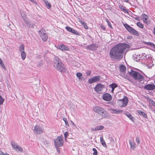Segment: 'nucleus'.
Returning a JSON list of instances; mask_svg holds the SVG:
<instances>
[{
    "instance_id": "nucleus-39",
    "label": "nucleus",
    "mask_w": 155,
    "mask_h": 155,
    "mask_svg": "<svg viewBox=\"0 0 155 155\" xmlns=\"http://www.w3.org/2000/svg\"><path fill=\"white\" fill-rule=\"evenodd\" d=\"M82 76V74L79 72L77 73L76 74V76L78 77V79L79 80H80L81 79V77Z\"/></svg>"
},
{
    "instance_id": "nucleus-15",
    "label": "nucleus",
    "mask_w": 155,
    "mask_h": 155,
    "mask_svg": "<svg viewBox=\"0 0 155 155\" xmlns=\"http://www.w3.org/2000/svg\"><path fill=\"white\" fill-rule=\"evenodd\" d=\"M108 110L111 113L113 114H119L123 112V110L120 109H115L111 108H109Z\"/></svg>"
},
{
    "instance_id": "nucleus-51",
    "label": "nucleus",
    "mask_w": 155,
    "mask_h": 155,
    "mask_svg": "<svg viewBox=\"0 0 155 155\" xmlns=\"http://www.w3.org/2000/svg\"><path fill=\"white\" fill-rule=\"evenodd\" d=\"M134 18L136 20H137V21H140V19L138 17H136L135 18Z\"/></svg>"
},
{
    "instance_id": "nucleus-47",
    "label": "nucleus",
    "mask_w": 155,
    "mask_h": 155,
    "mask_svg": "<svg viewBox=\"0 0 155 155\" xmlns=\"http://www.w3.org/2000/svg\"><path fill=\"white\" fill-rule=\"evenodd\" d=\"M29 27L34 28V25L32 24H31L30 23V25L28 26Z\"/></svg>"
},
{
    "instance_id": "nucleus-29",
    "label": "nucleus",
    "mask_w": 155,
    "mask_h": 155,
    "mask_svg": "<svg viewBox=\"0 0 155 155\" xmlns=\"http://www.w3.org/2000/svg\"><path fill=\"white\" fill-rule=\"evenodd\" d=\"M110 87H111L112 88L111 91L112 92H113L114 89H115V88L116 87H117V85L113 83L110 85Z\"/></svg>"
},
{
    "instance_id": "nucleus-25",
    "label": "nucleus",
    "mask_w": 155,
    "mask_h": 155,
    "mask_svg": "<svg viewBox=\"0 0 155 155\" xmlns=\"http://www.w3.org/2000/svg\"><path fill=\"white\" fill-rule=\"evenodd\" d=\"M100 141L102 145L105 147H107V146L106 144L105 140H104L102 136L100 137Z\"/></svg>"
},
{
    "instance_id": "nucleus-42",
    "label": "nucleus",
    "mask_w": 155,
    "mask_h": 155,
    "mask_svg": "<svg viewBox=\"0 0 155 155\" xmlns=\"http://www.w3.org/2000/svg\"><path fill=\"white\" fill-rule=\"evenodd\" d=\"M106 21L108 23V26L111 28H112V26L111 25L110 23L108 21V19H107Z\"/></svg>"
},
{
    "instance_id": "nucleus-27",
    "label": "nucleus",
    "mask_w": 155,
    "mask_h": 155,
    "mask_svg": "<svg viewBox=\"0 0 155 155\" xmlns=\"http://www.w3.org/2000/svg\"><path fill=\"white\" fill-rule=\"evenodd\" d=\"M138 113L141 116H142L144 117L147 118V114L143 112L141 110H138L137 111Z\"/></svg>"
},
{
    "instance_id": "nucleus-52",
    "label": "nucleus",
    "mask_w": 155,
    "mask_h": 155,
    "mask_svg": "<svg viewBox=\"0 0 155 155\" xmlns=\"http://www.w3.org/2000/svg\"><path fill=\"white\" fill-rule=\"evenodd\" d=\"M81 23L82 25H84V24H85V22L84 21H81Z\"/></svg>"
},
{
    "instance_id": "nucleus-22",
    "label": "nucleus",
    "mask_w": 155,
    "mask_h": 155,
    "mask_svg": "<svg viewBox=\"0 0 155 155\" xmlns=\"http://www.w3.org/2000/svg\"><path fill=\"white\" fill-rule=\"evenodd\" d=\"M142 19L144 21V22L146 23L147 25L149 24V22L148 21H147V18H148L147 15H145V14H143L141 15Z\"/></svg>"
},
{
    "instance_id": "nucleus-21",
    "label": "nucleus",
    "mask_w": 155,
    "mask_h": 155,
    "mask_svg": "<svg viewBox=\"0 0 155 155\" xmlns=\"http://www.w3.org/2000/svg\"><path fill=\"white\" fill-rule=\"evenodd\" d=\"M102 108H103L99 106H96L94 107L93 110L95 112L99 114L100 113V112H101V111Z\"/></svg>"
},
{
    "instance_id": "nucleus-24",
    "label": "nucleus",
    "mask_w": 155,
    "mask_h": 155,
    "mask_svg": "<svg viewBox=\"0 0 155 155\" xmlns=\"http://www.w3.org/2000/svg\"><path fill=\"white\" fill-rule=\"evenodd\" d=\"M87 48L88 50H94L95 49V45L93 44L90 45H88L87 46Z\"/></svg>"
},
{
    "instance_id": "nucleus-10",
    "label": "nucleus",
    "mask_w": 155,
    "mask_h": 155,
    "mask_svg": "<svg viewBox=\"0 0 155 155\" xmlns=\"http://www.w3.org/2000/svg\"><path fill=\"white\" fill-rule=\"evenodd\" d=\"M104 88V85L101 84H98L94 88L95 91L99 94L102 93L103 89Z\"/></svg>"
},
{
    "instance_id": "nucleus-48",
    "label": "nucleus",
    "mask_w": 155,
    "mask_h": 155,
    "mask_svg": "<svg viewBox=\"0 0 155 155\" xmlns=\"http://www.w3.org/2000/svg\"><path fill=\"white\" fill-rule=\"evenodd\" d=\"M42 62L40 63L38 65H37V67L39 68L42 65Z\"/></svg>"
},
{
    "instance_id": "nucleus-46",
    "label": "nucleus",
    "mask_w": 155,
    "mask_h": 155,
    "mask_svg": "<svg viewBox=\"0 0 155 155\" xmlns=\"http://www.w3.org/2000/svg\"><path fill=\"white\" fill-rule=\"evenodd\" d=\"M101 28L103 30H105V27L103 25H101Z\"/></svg>"
},
{
    "instance_id": "nucleus-17",
    "label": "nucleus",
    "mask_w": 155,
    "mask_h": 155,
    "mask_svg": "<svg viewBox=\"0 0 155 155\" xmlns=\"http://www.w3.org/2000/svg\"><path fill=\"white\" fill-rule=\"evenodd\" d=\"M65 28L66 30L68 31L71 32L74 34H75L76 35H79L78 32L76 30L68 27V26H66L65 27Z\"/></svg>"
},
{
    "instance_id": "nucleus-12",
    "label": "nucleus",
    "mask_w": 155,
    "mask_h": 155,
    "mask_svg": "<svg viewBox=\"0 0 155 155\" xmlns=\"http://www.w3.org/2000/svg\"><path fill=\"white\" fill-rule=\"evenodd\" d=\"M101 80L100 76H95L90 78L88 80V82L89 84H92L97 82Z\"/></svg>"
},
{
    "instance_id": "nucleus-14",
    "label": "nucleus",
    "mask_w": 155,
    "mask_h": 155,
    "mask_svg": "<svg viewBox=\"0 0 155 155\" xmlns=\"http://www.w3.org/2000/svg\"><path fill=\"white\" fill-rule=\"evenodd\" d=\"M155 88V86L153 83L147 84L144 87V89L148 91L153 90Z\"/></svg>"
},
{
    "instance_id": "nucleus-16",
    "label": "nucleus",
    "mask_w": 155,
    "mask_h": 155,
    "mask_svg": "<svg viewBox=\"0 0 155 155\" xmlns=\"http://www.w3.org/2000/svg\"><path fill=\"white\" fill-rule=\"evenodd\" d=\"M57 47L58 49L62 51H68L69 50L68 47L66 46L64 44H60L58 45Z\"/></svg>"
},
{
    "instance_id": "nucleus-45",
    "label": "nucleus",
    "mask_w": 155,
    "mask_h": 155,
    "mask_svg": "<svg viewBox=\"0 0 155 155\" xmlns=\"http://www.w3.org/2000/svg\"><path fill=\"white\" fill-rule=\"evenodd\" d=\"M136 141L137 143L138 144H139L140 143V140L139 138L138 137H136Z\"/></svg>"
},
{
    "instance_id": "nucleus-50",
    "label": "nucleus",
    "mask_w": 155,
    "mask_h": 155,
    "mask_svg": "<svg viewBox=\"0 0 155 155\" xmlns=\"http://www.w3.org/2000/svg\"><path fill=\"white\" fill-rule=\"evenodd\" d=\"M71 124L74 127H76V125L72 121L71 122Z\"/></svg>"
},
{
    "instance_id": "nucleus-55",
    "label": "nucleus",
    "mask_w": 155,
    "mask_h": 155,
    "mask_svg": "<svg viewBox=\"0 0 155 155\" xmlns=\"http://www.w3.org/2000/svg\"><path fill=\"white\" fill-rule=\"evenodd\" d=\"M124 2H126L127 3H129L128 0H123Z\"/></svg>"
},
{
    "instance_id": "nucleus-41",
    "label": "nucleus",
    "mask_w": 155,
    "mask_h": 155,
    "mask_svg": "<svg viewBox=\"0 0 155 155\" xmlns=\"http://www.w3.org/2000/svg\"><path fill=\"white\" fill-rule=\"evenodd\" d=\"M92 150L94 151L93 155H97V151L95 148H93Z\"/></svg>"
},
{
    "instance_id": "nucleus-1",
    "label": "nucleus",
    "mask_w": 155,
    "mask_h": 155,
    "mask_svg": "<svg viewBox=\"0 0 155 155\" xmlns=\"http://www.w3.org/2000/svg\"><path fill=\"white\" fill-rule=\"evenodd\" d=\"M129 47V45L126 44L120 43L115 45L110 51V58L114 60L120 61L122 58V55L125 51Z\"/></svg>"
},
{
    "instance_id": "nucleus-57",
    "label": "nucleus",
    "mask_w": 155,
    "mask_h": 155,
    "mask_svg": "<svg viewBox=\"0 0 155 155\" xmlns=\"http://www.w3.org/2000/svg\"><path fill=\"white\" fill-rule=\"evenodd\" d=\"M153 33L155 35V27L153 29Z\"/></svg>"
},
{
    "instance_id": "nucleus-49",
    "label": "nucleus",
    "mask_w": 155,
    "mask_h": 155,
    "mask_svg": "<svg viewBox=\"0 0 155 155\" xmlns=\"http://www.w3.org/2000/svg\"><path fill=\"white\" fill-rule=\"evenodd\" d=\"M56 149V150H57V151L58 153H60V149L59 148H58V147H55Z\"/></svg>"
},
{
    "instance_id": "nucleus-20",
    "label": "nucleus",
    "mask_w": 155,
    "mask_h": 155,
    "mask_svg": "<svg viewBox=\"0 0 155 155\" xmlns=\"http://www.w3.org/2000/svg\"><path fill=\"white\" fill-rule=\"evenodd\" d=\"M100 113L99 114L101 117L102 118H106L107 117V112L103 108H102Z\"/></svg>"
},
{
    "instance_id": "nucleus-18",
    "label": "nucleus",
    "mask_w": 155,
    "mask_h": 155,
    "mask_svg": "<svg viewBox=\"0 0 155 155\" xmlns=\"http://www.w3.org/2000/svg\"><path fill=\"white\" fill-rule=\"evenodd\" d=\"M143 55H144L143 53H142V55H141L140 54H135L133 55V58L134 60L136 61H138L140 60L141 57L143 56Z\"/></svg>"
},
{
    "instance_id": "nucleus-35",
    "label": "nucleus",
    "mask_w": 155,
    "mask_h": 155,
    "mask_svg": "<svg viewBox=\"0 0 155 155\" xmlns=\"http://www.w3.org/2000/svg\"><path fill=\"white\" fill-rule=\"evenodd\" d=\"M0 66H1L5 70H6V68L5 67L4 64L3 63V61L2 59L0 58Z\"/></svg>"
},
{
    "instance_id": "nucleus-44",
    "label": "nucleus",
    "mask_w": 155,
    "mask_h": 155,
    "mask_svg": "<svg viewBox=\"0 0 155 155\" xmlns=\"http://www.w3.org/2000/svg\"><path fill=\"white\" fill-rule=\"evenodd\" d=\"M91 72L90 71H87L86 72V74L87 76L90 75V74H91Z\"/></svg>"
},
{
    "instance_id": "nucleus-13",
    "label": "nucleus",
    "mask_w": 155,
    "mask_h": 155,
    "mask_svg": "<svg viewBox=\"0 0 155 155\" xmlns=\"http://www.w3.org/2000/svg\"><path fill=\"white\" fill-rule=\"evenodd\" d=\"M103 100L106 101H110L112 99L111 95L109 93H105L102 96Z\"/></svg>"
},
{
    "instance_id": "nucleus-28",
    "label": "nucleus",
    "mask_w": 155,
    "mask_h": 155,
    "mask_svg": "<svg viewBox=\"0 0 155 155\" xmlns=\"http://www.w3.org/2000/svg\"><path fill=\"white\" fill-rule=\"evenodd\" d=\"M126 116L128 117L130 120L132 121L134 120V117H133L132 115L128 112H127L125 114Z\"/></svg>"
},
{
    "instance_id": "nucleus-9",
    "label": "nucleus",
    "mask_w": 155,
    "mask_h": 155,
    "mask_svg": "<svg viewBox=\"0 0 155 155\" xmlns=\"http://www.w3.org/2000/svg\"><path fill=\"white\" fill-rule=\"evenodd\" d=\"M44 129L40 125L36 126L34 128V131L37 134H41L44 132Z\"/></svg>"
},
{
    "instance_id": "nucleus-38",
    "label": "nucleus",
    "mask_w": 155,
    "mask_h": 155,
    "mask_svg": "<svg viewBox=\"0 0 155 155\" xmlns=\"http://www.w3.org/2000/svg\"><path fill=\"white\" fill-rule=\"evenodd\" d=\"M4 101V99L0 95V105L2 104Z\"/></svg>"
},
{
    "instance_id": "nucleus-3",
    "label": "nucleus",
    "mask_w": 155,
    "mask_h": 155,
    "mask_svg": "<svg viewBox=\"0 0 155 155\" xmlns=\"http://www.w3.org/2000/svg\"><path fill=\"white\" fill-rule=\"evenodd\" d=\"M129 74L135 80L141 81L144 80V77L139 73L131 70V71H128Z\"/></svg>"
},
{
    "instance_id": "nucleus-58",
    "label": "nucleus",
    "mask_w": 155,
    "mask_h": 155,
    "mask_svg": "<svg viewBox=\"0 0 155 155\" xmlns=\"http://www.w3.org/2000/svg\"><path fill=\"white\" fill-rule=\"evenodd\" d=\"M89 37H91V36H90V35H89Z\"/></svg>"
},
{
    "instance_id": "nucleus-7",
    "label": "nucleus",
    "mask_w": 155,
    "mask_h": 155,
    "mask_svg": "<svg viewBox=\"0 0 155 155\" xmlns=\"http://www.w3.org/2000/svg\"><path fill=\"white\" fill-rule=\"evenodd\" d=\"M39 35L44 41H46L48 38V35L45 33V30L43 28H42L39 31Z\"/></svg>"
},
{
    "instance_id": "nucleus-23",
    "label": "nucleus",
    "mask_w": 155,
    "mask_h": 155,
    "mask_svg": "<svg viewBox=\"0 0 155 155\" xmlns=\"http://www.w3.org/2000/svg\"><path fill=\"white\" fill-rule=\"evenodd\" d=\"M119 8L123 11H124V12L128 13L129 11L127 9H126V7L124 6L121 4H120L118 5Z\"/></svg>"
},
{
    "instance_id": "nucleus-37",
    "label": "nucleus",
    "mask_w": 155,
    "mask_h": 155,
    "mask_svg": "<svg viewBox=\"0 0 155 155\" xmlns=\"http://www.w3.org/2000/svg\"><path fill=\"white\" fill-rule=\"evenodd\" d=\"M137 26H138L139 28H143V25L140 22H137Z\"/></svg>"
},
{
    "instance_id": "nucleus-2",
    "label": "nucleus",
    "mask_w": 155,
    "mask_h": 155,
    "mask_svg": "<svg viewBox=\"0 0 155 155\" xmlns=\"http://www.w3.org/2000/svg\"><path fill=\"white\" fill-rule=\"evenodd\" d=\"M54 66L57 70L60 72L63 73L66 72V70L65 65L58 58L55 57L54 61Z\"/></svg>"
},
{
    "instance_id": "nucleus-4",
    "label": "nucleus",
    "mask_w": 155,
    "mask_h": 155,
    "mask_svg": "<svg viewBox=\"0 0 155 155\" xmlns=\"http://www.w3.org/2000/svg\"><path fill=\"white\" fill-rule=\"evenodd\" d=\"M63 137L61 135L58 136L57 138L54 140V145L55 147H58L62 146L64 143Z\"/></svg>"
},
{
    "instance_id": "nucleus-32",
    "label": "nucleus",
    "mask_w": 155,
    "mask_h": 155,
    "mask_svg": "<svg viewBox=\"0 0 155 155\" xmlns=\"http://www.w3.org/2000/svg\"><path fill=\"white\" fill-rule=\"evenodd\" d=\"M20 13L21 16L23 19H24V18H26V14L25 12L24 11H21Z\"/></svg>"
},
{
    "instance_id": "nucleus-19",
    "label": "nucleus",
    "mask_w": 155,
    "mask_h": 155,
    "mask_svg": "<svg viewBox=\"0 0 155 155\" xmlns=\"http://www.w3.org/2000/svg\"><path fill=\"white\" fill-rule=\"evenodd\" d=\"M104 128V127L102 126H97L94 128H92L91 130L92 131H95L97 130H103Z\"/></svg>"
},
{
    "instance_id": "nucleus-40",
    "label": "nucleus",
    "mask_w": 155,
    "mask_h": 155,
    "mask_svg": "<svg viewBox=\"0 0 155 155\" xmlns=\"http://www.w3.org/2000/svg\"><path fill=\"white\" fill-rule=\"evenodd\" d=\"M63 120L65 122L66 125L67 126H69V124L68 122L67 119L66 118H63Z\"/></svg>"
},
{
    "instance_id": "nucleus-43",
    "label": "nucleus",
    "mask_w": 155,
    "mask_h": 155,
    "mask_svg": "<svg viewBox=\"0 0 155 155\" xmlns=\"http://www.w3.org/2000/svg\"><path fill=\"white\" fill-rule=\"evenodd\" d=\"M68 132H66L64 133V137H65V140H66V138L68 136Z\"/></svg>"
},
{
    "instance_id": "nucleus-5",
    "label": "nucleus",
    "mask_w": 155,
    "mask_h": 155,
    "mask_svg": "<svg viewBox=\"0 0 155 155\" xmlns=\"http://www.w3.org/2000/svg\"><path fill=\"white\" fill-rule=\"evenodd\" d=\"M124 26L131 34L137 36L139 35V34L138 31L127 24H124Z\"/></svg>"
},
{
    "instance_id": "nucleus-8",
    "label": "nucleus",
    "mask_w": 155,
    "mask_h": 155,
    "mask_svg": "<svg viewBox=\"0 0 155 155\" xmlns=\"http://www.w3.org/2000/svg\"><path fill=\"white\" fill-rule=\"evenodd\" d=\"M25 46L23 44H21L19 47V51L21 52V55L22 59L24 60L26 57V53L24 51Z\"/></svg>"
},
{
    "instance_id": "nucleus-54",
    "label": "nucleus",
    "mask_w": 155,
    "mask_h": 155,
    "mask_svg": "<svg viewBox=\"0 0 155 155\" xmlns=\"http://www.w3.org/2000/svg\"><path fill=\"white\" fill-rule=\"evenodd\" d=\"M0 155H4V154L2 153L0 150Z\"/></svg>"
},
{
    "instance_id": "nucleus-53",
    "label": "nucleus",
    "mask_w": 155,
    "mask_h": 155,
    "mask_svg": "<svg viewBox=\"0 0 155 155\" xmlns=\"http://www.w3.org/2000/svg\"><path fill=\"white\" fill-rule=\"evenodd\" d=\"M84 28L85 29H87V25H86V24H84Z\"/></svg>"
},
{
    "instance_id": "nucleus-31",
    "label": "nucleus",
    "mask_w": 155,
    "mask_h": 155,
    "mask_svg": "<svg viewBox=\"0 0 155 155\" xmlns=\"http://www.w3.org/2000/svg\"><path fill=\"white\" fill-rule=\"evenodd\" d=\"M120 70L121 71L124 72L126 70V67L124 65H122L120 66Z\"/></svg>"
},
{
    "instance_id": "nucleus-33",
    "label": "nucleus",
    "mask_w": 155,
    "mask_h": 155,
    "mask_svg": "<svg viewBox=\"0 0 155 155\" xmlns=\"http://www.w3.org/2000/svg\"><path fill=\"white\" fill-rule=\"evenodd\" d=\"M24 22L26 24L27 26H28L30 25V22L29 21L28 19L26 18L23 19Z\"/></svg>"
},
{
    "instance_id": "nucleus-56",
    "label": "nucleus",
    "mask_w": 155,
    "mask_h": 155,
    "mask_svg": "<svg viewBox=\"0 0 155 155\" xmlns=\"http://www.w3.org/2000/svg\"><path fill=\"white\" fill-rule=\"evenodd\" d=\"M31 2H33L34 3H35L36 4V3L35 2H34V0H30Z\"/></svg>"
},
{
    "instance_id": "nucleus-26",
    "label": "nucleus",
    "mask_w": 155,
    "mask_h": 155,
    "mask_svg": "<svg viewBox=\"0 0 155 155\" xmlns=\"http://www.w3.org/2000/svg\"><path fill=\"white\" fill-rule=\"evenodd\" d=\"M129 143L131 148L134 149L135 148V143L133 140H130Z\"/></svg>"
},
{
    "instance_id": "nucleus-36",
    "label": "nucleus",
    "mask_w": 155,
    "mask_h": 155,
    "mask_svg": "<svg viewBox=\"0 0 155 155\" xmlns=\"http://www.w3.org/2000/svg\"><path fill=\"white\" fill-rule=\"evenodd\" d=\"M150 103L153 106L155 107V102L152 99H150L149 100Z\"/></svg>"
},
{
    "instance_id": "nucleus-6",
    "label": "nucleus",
    "mask_w": 155,
    "mask_h": 155,
    "mask_svg": "<svg viewBox=\"0 0 155 155\" xmlns=\"http://www.w3.org/2000/svg\"><path fill=\"white\" fill-rule=\"evenodd\" d=\"M128 102V98L125 97L123 99L119 100L117 101V104L120 107H124L127 104Z\"/></svg>"
},
{
    "instance_id": "nucleus-11",
    "label": "nucleus",
    "mask_w": 155,
    "mask_h": 155,
    "mask_svg": "<svg viewBox=\"0 0 155 155\" xmlns=\"http://www.w3.org/2000/svg\"><path fill=\"white\" fill-rule=\"evenodd\" d=\"M11 145L13 149L17 152H22L23 149L16 143H11Z\"/></svg>"
},
{
    "instance_id": "nucleus-34",
    "label": "nucleus",
    "mask_w": 155,
    "mask_h": 155,
    "mask_svg": "<svg viewBox=\"0 0 155 155\" xmlns=\"http://www.w3.org/2000/svg\"><path fill=\"white\" fill-rule=\"evenodd\" d=\"M147 45L150 46L152 48L155 49V45L153 43L149 42L147 43Z\"/></svg>"
},
{
    "instance_id": "nucleus-30",
    "label": "nucleus",
    "mask_w": 155,
    "mask_h": 155,
    "mask_svg": "<svg viewBox=\"0 0 155 155\" xmlns=\"http://www.w3.org/2000/svg\"><path fill=\"white\" fill-rule=\"evenodd\" d=\"M44 1L45 3V4L47 7L49 9L51 7V5L50 3L48 1L46 0H44Z\"/></svg>"
}]
</instances>
